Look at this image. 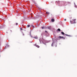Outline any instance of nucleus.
Segmentation results:
<instances>
[{"label": "nucleus", "mask_w": 77, "mask_h": 77, "mask_svg": "<svg viewBox=\"0 0 77 77\" xmlns=\"http://www.w3.org/2000/svg\"><path fill=\"white\" fill-rule=\"evenodd\" d=\"M45 32H46V33H48V32H47V31H45Z\"/></svg>", "instance_id": "dca6fc26"}, {"label": "nucleus", "mask_w": 77, "mask_h": 77, "mask_svg": "<svg viewBox=\"0 0 77 77\" xmlns=\"http://www.w3.org/2000/svg\"><path fill=\"white\" fill-rule=\"evenodd\" d=\"M9 46L8 45H7L6 46V47H9Z\"/></svg>", "instance_id": "4468645a"}, {"label": "nucleus", "mask_w": 77, "mask_h": 77, "mask_svg": "<svg viewBox=\"0 0 77 77\" xmlns=\"http://www.w3.org/2000/svg\"><path fill=\"white\" fill-rule=\"evenodd\" d=\"M51 45H52V46H53V44H52Z\"/></svg>", "instance_id": "aec40b11"}, {"label": "nucleus", "mask_w": 77, "mask_h": 77, "mask_svg": "<svg viewBox=\"0 0 77 77\" xmlns=\"http://www.w3.org/2000/svg\"><path fill=\"white\" fill-rule=\"evenodd\" d=\"M30 36L31 38H33V37L32 36V35H31V34H30Z\"/></svg>", "instance_id": "9b49d317"}, {"label": "nucleus", "mask_w": 77, "mask_h": 77, "mask_svg": "<svg viewBox=\"0 0 77 77\" xmlns=\"http://www.w3.org/2000/svg\"><path fill=\"white\" fill-rule=\"evenodd\" d=\"M27 27H30V25H28L27 26Z\"/></svg>", "instance_id": "ddd939ff"}, {"label": "nucleus", "mask_w": 77, "mask_h": 77, "mask_svg": "<svg viewBox=\"0 0 77 77\" xmlns=\"http://www.w3.org/2000/svg\"><path fill=\"white\" fill-rule=\"evenodd\" d=\"M58 38H59V39H65V38L63 37V36H59L58 37Z\"/></svg>", "instance_id": "f257e3e1"}, {"label": "nucleus", "mask_w": 77, "mask_h": 77, "mask_svg": "<svg viewBox=\"0 0 77 77\" xmlns=\"http://www.w3.org/2000/svg\"><path fill=\"white\" fill-rule=\"evenodd\" d=\"M58 31H59V32H60V29H58L57 30Z\"/></svg>", "instance_id": "0eeeda50"}, {"label": "nucleus", "mask_w": 77, "mask_h": 77, "mask_svg": "<svg viewBox=\"0 0 77 77\" xmlns=\"http://www.w3.org/2000/svg\"><path fill=\"white\" fill-rule=\"evenodd\" d=\"M44 40V39H43V38H42V39L40 38L39 39V41L41 42V41L42 42H43Z\"/></svg>", "instance_id": "7ed1b4c3"}, {"label": "nucleus", "mask_w": 77, "mask_h": 77, "mask_svg": "<svg viewBox=\"0 0 77 77\" xmlns=\"http://www.w3.org/2000/svg\"><path fill=\"white\" fill-rule=\"evenodd\" d=\"M36 46L37 48H39V46L38 45H36Z\"/></svg>", "instance_id": "39448f33"}, {"label": "nucleus", "mask_w": 77, "mask_h": 77, "mask_svg": "<svg viewBox=\"0 0 77 77\" xmlns=\"http://www.w3.org/2000/svg\"><path fill=\"white\" fill-rule=\"evenodd\" d=\"M16 25L17 26V25H18V23H16Z\"/></svg>", "instance_id": "f3484780"}, {"label": "nucleus", "mask_w": 77, "mask_h": 77, "mask_svg": "<svg viewBox=\"0 0 77 77\" xmlns=\"http://www.w3.org/2000/svg\"><path fill=\"white\" fill-rule=\"evenodd\" d=\"M65 35H66V36H71L69 35H68L67 34H65Z\"/></svg>", "instance_id": "9d476101"}, {"label": "nucleus", "mask_w": 77, "mask_h": 77, "mask_svg": "<svg viewBox=\"0 0 77 77\" xmlns=\"http://www.w3.org/2000/svg\"><path fill=\"white\" fill-rule=\"evenodd\" d=\"M57 47V45H56V47Z\"/></svg>", "instance_id": "412c9836"}, {"label": "nucleus", "mask_w": 77, "mask_h": 77, "mask_svg": "<svg viewBox=\"0 0 77 77\" xmlns=\"http://www.w3.org/2000/svg\"><path fill=\"white\" fill-rule=\"evenodd\" d=\"M75 20H76L75 19L73 20V21H74V22L73 23H72V21H71L70 22H71V24H73L74 23H75Z\"/></svg>", "instance_id": "f03ea898"}, {"label": "nucleus", "mask_w": 77, "mask_h": 77, "mask_svg": "<svg viewBox=\"0 0 77 77\" xmlns=\"http://www.w3.org/2000/svg\"><path fill=\"white\" fill-rule=\"evenodd\" d=\"M61 33L62 35H65V33L63 32H61Z\"/></svg>", "instance_id": "6e6552de"}, {"label": "nucleus", "mask_w": 77, "mask_h": 77, "mask_svg": "<svg viewBox=\"0 0 77 77\" xmlns=\"http://www.w3.org/2000/svg\"><path fill=\"white\" fill-rule=\"evenodd\" d=\"M51 21L52 22H54V19H52Z\"/></svg>", "instance_id": "20e7f679"}, {"label": "nucleus", "mask_w": 77, "mask_h": 77, "mask_svg": "<svg viewBox=\"0 0 77 77\" xmlns=\"http://www.w3.org/2000/svg\"><path fill=\"white\" fill-rule=\"evenodd\" d=\"M46 14H49L50 13L48 12H46Z\"/></svg>", "instance_id": "f8f14e48"}, {"label": "nucleus", "mask_w": 77, "mask_h": 77, "mask_svg": "<svg viewBox=\"0 0 77 77\" xmlns=\"http://www.w3.org/2000/svg\"><path fill=\"white\" fill-rule=\"evenodd\" d=\"M34 38L35 39H38V37L37 36H35L34 37Z\"/></svg>", "instance_id": "423d86ee"}, {"label": "nucleus", "mask_w": 77, "mask_h": 77, "mask_svg": "<svg viewBox=\"0 0 77 77\" xmlns=\"http://www.w3.org/2000/svg\"><path fill=\"white\" fill-rule=\"evenodd\" d=\"M66 19H64V21H66Z\"/></svg>", "instance_id": "6ab92c4d"}, {"label": "nucleus", "mask_w": 77, "mask_h": 77, "mask_svg": "<svg viewBox=\"0 0 77 77\" xmlns=\"http://www.w3.org/2000/svg\"><path fill=\"white\" fill-rule=\"evenodd\" d=\"M20 29L21 30H23V29L21 28H20Z\"/></svg>", "instance_id": "a211bd4d"}, {"label": "nucleus", "mask_w": 77, "mask_h": 77, "mask_svg": "<svg viewBox=\"0 0 77 77\" xmlns=\"http://www.w3.org/2000/svg\"><path fill=\"white\" fill-rule=\"evenodd\" d=\"M48 29H51V27H50V26L48 27Z\"/></svg>", "instance_id": "1a4fd4ad"}, {"label": "nucleus", "mask_w": 77, "mask_h": 77, "mask_svg": "<svg viewBox=\"0 0 77 77\" xmlns=\"http://www.w3.org/2000/svg\"><path fill=\"white\" fill-rule=\"evenodd\" d=\"M45 28H44V27H42V29H44Z\"/></svg>", "instance_id": "2eb2a0df"}, {"label": "nucleus", "mask_w": 77, "mask_h": 77, "mask_svg": "<svg viewBox=\"0 0 77 77\" xmlns=\"http://www.w3.org/2000/svg\"><path fill=\"white\" fill-rule=\"evenodd\" d=\"M23 35H24V34H23Z\"/></svg>", "instance_id": "4be33fe9"}]
</instances>
